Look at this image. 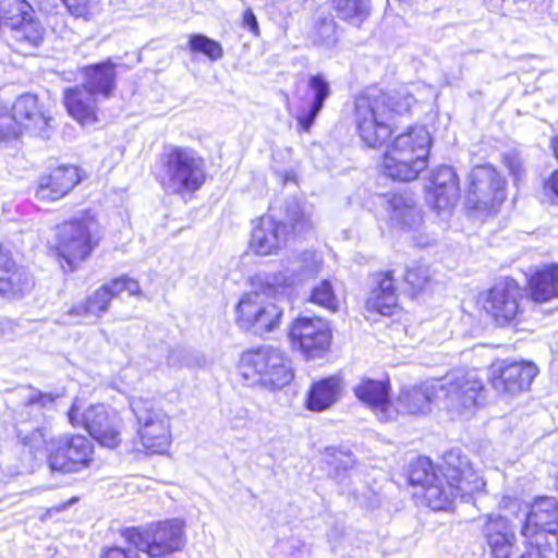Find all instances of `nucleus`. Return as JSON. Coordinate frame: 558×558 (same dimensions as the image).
I'll use <instances>...</instances> for the list:
<instances>
[{
  "label": "nucleus",
  "mask_w": 558,
  "mask_h": 558,
  "mask_svg": "<svg viewBox=\"0 0 558 558\" xmlns=\"http://www.w3.org/2000/svg\"><path fill=\"white\" fill-rule=\"evenodd\" d=\"M323 462L335 470L345 469L351 457L349 450L336 446H329L322 452Z\"/></svg>",
  "instance_id": "a19ab883"
},
{
  "label": "nucleus",
  "mask_w": 558,
  "mask_h": 558,
  "mask_svg": "<svg viewBox=\"0 0 558 558\" xmlns=\"http://www.w3.org/2000/svg\"><path fill=\"white\" fill-rule=\"evenodd\" d=\"M550 149H551L553 156L555 157V159L558 162V134L553 136L550 140Z\"/></svg>",
  "instance_id": "8fccbe9b"
},
{
  "label": "nucleus",
  "mask_w": 558,
  "mask_h": 558,
  "mask_svg": "<svg viewBox=\"0 0 558 558\" xmlns=\"http://www.w3.org/2000/svg\"><path fill=\"white\" fill-rule=\"evenodd\" d=\"M96 95L85 93L83 85L66 87L62 94V104L68 114L82 126L98 122Z\"/></svg>",
  "instance_id": "bb28decb"
},
{
  "label": "nucleus",
  "mask_w": 558,
  "mask_h": 558,
  "mask_svg": "<svg viewBox=\"0 0 558 558\" xmlns=\"http://www.w3.org/2000/svg\"><path fill=\"white\" fill-rule=\"evenodd\" d=\"M307 88L313 93V98L306 111L295 117L299 133H310L318 113L324 108L325 101L331 95L330 84L322 74L310 75Z\"/></svg>",
  "instance_id": "7c9ffc66"
},
{
  "label": "nucleus",
  "mask_w": 558,
  "mask_h": 558,
  "mask_svg": "<svg viewBox=\"0 0 558 558\" xmlns=\"http://www.w3.org/2000/svg\"><path fill=\"white\" fill-rule=\"evenodd\" d=\"M85 178L84 170L74 163L50 167L34 185V196L41 203H54L69 195Z\"/></svg>",
  "instance_id": "6ab92c4d"
},
{
  "label": "nucleus",
  "mask_w": 558,
  "mask_h": 558,
  "mask_svg": "<svg viewBox=\"0 0 558 558\" xmlns=\"http://www.w3.org/2000/svg\"><path fill=\"white\" fill-rule=\"evenodd\" d=\"M46 31L41 23L32 15L11 29L9 46L11 50L23 57H31L44 44Z\"/></svg>",
  "instance_id": "c85d7f7f"
},
{
  "label": "nucleus",
  "mask_w": 558,
  "mask_h": 558,
  "mask_svg": "<svg viewBox=\"0 0 558 558\" xmlns=\"http://www.w3.org/2000/svg\"><path fill=\"white\" fill-rule=\"evenodd\" d=\"M186 47L192 54L203 56L211 62H216L223 57L221 44L204 34L193 33L189 35Z\"/></svg>",
  "instance_id": "c9c22d12"
},
{
  "label": "nucleus",
  "mask_w": 558,
  "mask_h": 558,
  "mask_svg": "<svg viewBox=\"0 0 558 558\" xmlns=\"http://www.w3.org/2000/svg\"><path fill=\"white\" fill-rule=\"evenodd\" d=\"M388 210L391 217L401 227L421 225L423 215L416 209L414 201L403 192H393L387 195Z\"/></svg>",
  "instance_id": "2f4dec72"
},
{
  "label": "nucleus",
  "mask_w": 558,
  "mask_h": 558,
  "mask_svg": "<svg viewBox=\"0 0 558 558\" xmlns=\"http://www.w3.org/2000/svg\"><path fill=\"white\" fill-rule=\"evenodd\" d=\"M118 64L112 59L83 65L78 73L83 77L84 90L101 99L113 97L117 90Z\"/></svg>",
  "instance_id": "a878e982"
},
{
  "label": "nucleus",
  "mask_w": 558,
  "mask_h": 558,
  "mask_svg": "<svg viewBox=\"0 0 558 558\" xmlns=\"http://www.w3.org/2000/svg\"><path fill=\"white\" fill-rule=\"evenodd\" d=\"M440 390L449 402L462 410L483 407L487 398L484 381L471 372L456 374L440 386Z\"/></svg>",
  "instance_id": "aec40b11"
},
{
  "label": "nucleus",
  "mask_w": 558,
  "mask_h": 558,
  "mask_svg": "<svg viewBox=\"0 0 558 558\" xmlns=\"http://www.w3.org/2000/svg\"><path fill=\"white\" fill-rule=\"evenodd\" d=\"M412 97L371 85L353 99V124L361 143L373 149L385 146L377 165L379 174L393 183H411L429 167L432 135L412 124L393 136L391 119L411 113Z\"/></svg>",
  "instance_id": "f257e3e1"
},
{
  "label": "nucleus",
  "mask_w": 558,
  "mask_h": 558,
  "mask_svg": "<svg viewBox=\"0 0 558 558\" xmlns=\"http://www.w3.org/2000/svg\"><path fill=\"white\" fill-rule=\"evenodd\" d=\"M397 402L403 412L418 414L425 411L432 399L427 389L416 386L401 390L397 397Z\"/></svg>",
  "instance_id": "e433bc0d"
},
{
  "label": "nucleus",
  "mask_w": 558,
  "mask_h": 558,
  "mask_svg": "<svg viewBox=\"0 0 558 558\" xmlns=\"http://www.w3.org/2000/svg\"><path fill=\"white\" fill-rule=\"evenodd\" d=\"M308 301L328 312L336 313L340 307L339 299L331 282L327 279L319 281L313 287Z\"/></svg>",
  "instance_id": "4c0bfd02"
},
{
  "label": "nucleus",
  "mask_w": 558,
  "mask_h": 558,
  "mask_svg": "<svg viewBox=\"0 0 558 558\" xmlns=\"http://www.w3.org/2000/svg\"><path fill=\"white\" fill-rule=\"evenodd\" d=\"M124 292L129 295L140 294L138 281L126 275L112 278L98 287L84 301L72 305L68 310V315L77 322L90 316L99 318L109 311L111 301Z\"/></svg>",
  "instance_id": "a211bd4d"
},
{
  "label": "nucleus",
  "mask_w": 558,
  "mask_h": 558,
  "mask_svg": "<svg viewBox=\"0 0 558 558\" xmlns=\"http://www.w3.org/2000/svg\"><path fill=\"white\" fill-rule=\"evenodd\" d=\"M186 524L181 518H167L146 526H125L119 534L126 544L147 558H174L186 545Z\"/></svg>",
  "instance_id": "0eeeda50"
},
{
  "label": "nucleus",
  "mask_w": 558,
  "mask_h": 558,
  "mask_svg": "<svg viewBox=\"0 0 558 558\" xmlns=\"http://www.w3.org/2000/svg\"><path fill=\"white\" fill-rule=\"evenodd\" d=\"M544 189L558 196V169L550 172L548 178L544 182Z\"/></svg>",
  "instance_id": "de8ad7c7"
},
{
  "label": "nucleus",
  "mask_w": 558,
  "mask_h": 558,
  "mask_svg": "<svg viewBox=\"0 0 558 558\" xmlns=\"http://www.w3.org/2000/svg\"><path fill=\"white\" fill-rule=\"evenodd\" d=\"M155 179L163 190L192 198L208 179L205 159L193 148L171 146L160 155Z\"/></svg>",
  "instance_id": "423d86ee"
},
{
  "label": "nucleus",
  "mask_w": 558,
  "mask_h": 558,
  "mask_svg": "<svg viewBox=\"0 0 558 558\" xmlns=\"http://www.w3.org/2000/svg\"><path fill=\"white\" fill-rule=\"evenodd\" d=\"M80 497L72 496L68 500H64L62 502H59L57 505H53L51 507H48L45 512L43 513V520L52 519L56 518L59 513L66 511L69 507L72 505L78 502Z\"/></svg>",
  "instance_id": "c03bdc74"
},
{
  "label": "nucleus",
  "mask_w": 558,
  "mask_h": 558,
  "mask_svg": "<svg viewBox=\"0 0 558 558\" xmlns=\"http://www.w3.org/2000/svg\"><path fill=\"white\" fill-rule=\"evenodd\" d=\"M557 558H558V535H557Z\"/></svg>",
  "instance_id": "603ef678"
},
{
  "label": "nucleus",
  "mask_w": 558,
  "mask_h": 558,
  "mask_svg": "<svg viewBox=\"0 0 558 558\" xmlns=\"http://www.w3.org/2000/svg\"><path fill=\"white\" fill-rule=\"evenodd\" d=\"M336 16L349 24L360 26L371 14L369 0H328Z\"/></svg>",
  "instance_id": "473e14b6"
},
{
  "label": "nucleus",
  "mask_w": 558,
  "mask_h": 558,
  "mask_svg": "<svg viewBox=\"0 0 558 558\" xmlns=\"http://www.w3.org/2000/svg\"><path fill=\"white\" fill-rule=\"evenodd\" d=\"M342 379L339 375H329L311 383L305 396L304 407L311 412H324L340 398Z\"/></svg>",
  "instance_id": "c756f323"
},
{
  "label": "nucleus",
  "mask_w": 558,
  "mask_h": 558,
  "mask_svg": "<svg viewBox=\"0 0 558 558\" xmlns=\"http://www.w3.org/2000/svg\"><path fill=\"white\" fill-rule=\"evenodd\" d=\"M502 163L507 168L510 175L513 178L515 183L521 182L524 173L523 162L515 155H505Z\"/></svg>",
  "instance_id": "37998d69"
},
{
  "label": "nucleus",
  "mask_w": 558,
  "mask_h": 558,
  "mask_svg": "<svg viewBox=\"0 0 558 558\" xmlns=\"http://www.w3.org/2000/svg\"><path fill=\"white\" fill-rule=\"evenodd\" d=\"M242 23L246 26L254 36H259V25L252 9H246L243 12Z\"/></svg>",
  "instance_id": "a18cd8bd"
},
{
  "label": "nucleus",
  "mask_w": 558,
  "mask_h": 558,
  "mask_svg": "<svg viewBox=\"0 0 558 558\" xmlns=\"http://www.w3.org/2000/svg\"><path fill=\"white\" fill-rule=\"evenodd\" d=\"M53 399L49 395L39 393L32 398L31 402H37L40 404H45L47 401H52Z\"/></svg>",
  "instance_id": "09e8293b"
},
{
  "label": "nucleus",
  "mask_w": 558,
  "mask_h": 558,
  "mask_svg": "<svg viewBox=\"0 0 558 558\" xmlns=\"http://www.w3.org/2000/svg\"><path fill=\"white\" fill-rule=\"evenodd\" d=\"M99 558H141L138 553L132 548L120 545H107L100 550Z\"/></svg>",
  "instance_id": "79ce46f5"
},
{
  "label": "nucleus",
  "mask_w": 558,
  "mask_h": 558,
  "mask_svg": "<svg viewBox=\"0 0 558 558\" xmlns=\"http://www.w3.org/2000/svg\"><path fill=\"white\" fill-rule=\"evenodd\" d=\"M32 13L34 10L26 0H0V27L11 31Z\"/></svg>",
  "instance_id": "72a5a7b5"
},
{
  "label": "nucleus",
  "mask_w": 558,
  "mask_h": 558,
  "mask_svg": "<svg viewBox=\"0 0 558 558\" xmlns=\"http://www.w3.org/2000/svg\"><path fill=\"white\" fill-rule=\"evenodd\" d=\"M239 376L248 386L279 390L294 379V369L288 353L272 345H258L244 350L236 365Z\"/></svg>",
  "instance_id": "39448f33"
},
{
  "label": "nucleus",
  "mask_w": 558,
  "mask_h": 558,
  "mask_svg": "<svg viewBox=\"0 0 558 558\" xmlns=\"http://www.w3.org/2000/svg\"><path fill=\"white\" fill-rule=\"evenodd\" d=\"M338 24L331 17H319L312 27V35L314 40L318 44L326 41H335L337 35Z\"/></svg>",
  "instance_id": "ea45409f"
},
{
  "label": "nucleus",
  "mask_w": 558,
  "mask_h": 558,
  "mask_svg": "<svg viewBox=\"0 0 558 558\" xmlns=\"http://www.w3.org/2000/svg\"><path fill=\"white\" fill-rule=\"evenodd\" d=\"M46 436V428L37 427L29 438H23V444L28 445L31 439L45 441V463L51 474L69 475L96 469V447L87 436L71 433L45 440Z\"/></svg>",
  "instance_id": "20e7f679"
},
{
  "label": "nucleus",
  "mask_w": 558,
  "mask_h": 558,
  "mask_svg": "<svg viewBox=\"0 0 558 558\" xmlns=\"http://www.w3.org/2000/svg\"><path fill=\"white\" fill-rule=\"evenodd\" d=\"M393 1L400 5H412V4L418 2V0H393Z\"/></svg>",
  "instance_id": "3c124183"
},
{
  "label": "nucleus",
  "mask_w": 558,
  "mask_h": 558,
  "mask_svg": "<svg viewBox=\"0 0 558 558\" xmlns=\"http://www.w3.org/2000/svg\"><path fill=\"white\" fill-rule=\"evenodd\" d=\"M311 229L312 222L304 215L295 216L290 222L263 215L254 222L248 246L256 255H275L287 245L293 234L305 233Z\"/></svg>",
  "instance_id": "f8f14e48"
},
{
  "label": "nucleus",
  "mask_w": 558,
  "mask_h": 558,
  "mask_svg": "<svg viewBox=\"0 0 558 558\" xmlns=\"http://www.w3.org/2000/svg\"><path fill=\"white\" fill-rule=\"evenodd\" d=\"M506 198V180L493 166L480 165L470 172L464 193L466 210L496 214Z\"/></svg>",
  "instance_id": "9b49d317"
},
{
  "label": "nucleus",
  "mask_w": 558,
  "mask_h": 558,
  "mask_svg": "<svg viewBox=\"0 0 558 558\" xmlns=\"http://www.w3.org/2000/svg\"><path fill=\"white\" fill-rule=\"evenodd\" d=\"M538 372L532 361L497 359L488 366L487 381L498 396L513 399L530 390Z\"/></svg>",
  "instance_id": "4468645a"
},
{
  "label": "nucleus",
  "mask_w": 558,
  "mask_h": 558,
  "mask_svg": "<svg viewBox=\"0 0 558 558\" xmlns=\"http://www.w3.org/2000/svg\"><path fill=\"white\" fill-rule=\"evenodd\" d=\"M426 197L436 210L452 209L458 204L461 198L460 179L452 167L441 165L432 171Z\"/></svg>",
  "instance_id": "412c9836"
},
{
  "label": "nucleus",
  "mask_w": 558,
  "mask_h": 558,
  "mask_svg": "<svg viewBox=\"0 0 558 558\" xmlns=\"http://www.w3.org/2000/svg\"><path fill=\"white\" fill-rule=\"evenodd\" d=\"M136 420L138 427L134 439L135 449L148 456L166 453L172 440L170 417L145 403L136 412Z\"/></svg>",
  "instance_id": "f3484780"
},
{
  "label": "nucleus",
  "mask_w": 558,
  "mask_h": 558,
  "mask_svg": "<svg viewBox=\"0 0 558 558\" xmlns=\"http://www.w3.org/2000/svg\"><path fill=\"white\" fill-rule=\"evenodd\" d=\"M527 299L544 304L558 299V263L546 264L533 270L525 280Z\"/></svg>",
  "instance_id": "cd10ccee"
},
{
  "label": "nucleus",
  "mask_w": 558,
  "mask_h": 558,
  "mask_svg": "<svg viewBox=\"0 0 558 558\" xmlns=\"http://www.w3.org/2000/svg\"><path fill=\"white\" fill-rule=\"evenodd\" d=\"M102 226L92 208L62 220L54 227L53 240L47 245V254L63 272L77 271L90 259L102 241Z\"/></svg>",
  "instance_id": "7ed1b4c3"
},
{
  "label": "nucleus",
  "mask_w": 558,
  "mask_h": 558,
  "mask_svg": "<svg viewBox=\"0 0 558 558\" xmlns=\"http://www.w3.org/2000/svg\"><path fill=\"white\" fill-rule=\"evenodd\" d=\"M404 476L421 504L432 511H451L456 501L478 492L484 485L470 460L459 451L449 450L435 464L427 456H417L408 464Z\"/></svg>",
  "instance_id": "f03ea898"
},
{
  "label": "nucleus",
  "mask_w": 558,
  "mask_h": 558,
  "mask_svg": "<svg viewBox=\"0 0 558 558\" xmlns=\"http://www.w3.org/2000/svg\"><path fill=\"white\" fill-rule=\"evenodd\" d=\"M69 14L88 21L96 12L98 0H60Z\"/></svg>",
  "instance_id": "58836bf2"
},
{
  "label": "nucleus",
  "mask_w": 558,
  "mask_h": 558,
  "mask_svg": "<svg viewBox=\"0 0 558 558\" xmlns=\"http://www.w3.org/2000/svg\"><path fill=\"white\" fill-rule=\"evenodd\" d=\"M375 286L365 300L364 308L369 317L392 316L399 312L398 289L392 270L374 274Z\"/></svg>",
  "instance_id": "5701e85b"
},
{
  "label": "nucleus",
  "mask_w": 558,
  "mask_h": 558,
  "mask_svg": "<svg viewBox=\"0 0 558 558\" xmlns=\"http://www.w3.org/2000/svg\"><path fill=\"white\" fill-rule=\"evenodd\" d=\"M432 282V276L426 266L417 264L405 268L403 283L405 284V292L411 298H416L429 290Z\"/></svg>",
  "instance_id": "f704fd0d"
},
{
  "label": "nucleus",
  "mask_w": 558,
  "mask_h": 558,
  "mask_svg": "<svg viewBox=\"0 0 558 558\" xmlns=\"http://www.w3.org/2000/svg\"><path fill=\"white\" fill-rule=\"evenodd\" d=\"M549 551V549L524 546V551L517 558H547Z\"/></svg>",
  "instance_id": "49530a36"
},
{
  "label": "nucleus",
  "mask_w": 558,
  "mask_h": 558,
  "mask_svg": "<svg viewBox=\"0 0 558 558\" xmlns=\"http://www.w3.org/2000/svg\"><path fill=\"white\" fill-rule=\"evenodd\" d=\"M483 555L486 558H511L517 536L507 518L489 517L483 526Z\"/></svg>",
  "instance_id": "393cba45"
},
{
  "label": "nucleus",
  "mask_w": 558,
  "mask_h": 558,
  "mask_svg": "<svg viewBox=\"0 0 558 558\" xmlns=\"http://www.w3.org/2000/svg\"><path fill=\"white\" fill-rule=\"evenodd\" d=\"M355 398L381 420H389L395 412L389 377L374 379L362 377L353 388Z\"/></svg>",
  "instance_id": "b1692460"
},
{
  "label": "nucleus",
  "mask_w": 558,
  "mask_h": 558,
  "mask_svg": "<svg viewBox=\"0 0 558 558\" xmlns=\"http://www.w3.org/2000/svg\"><path fill=\"white\" fill-rule=\"evenodd\" d=\"M526 298L524 287L506 276L478 294V304L496 327L513 328L524 322Z\"/></svg>",
  "instance_id": "6e6552de"
},
{
  "label": "nucleus",
  "mask_w": 558,
  "mask_h": 558,
  "mask_svg": "<svg viewBox=\"0 0 558 558\" xmlns=\"http://www.w3.org/2000/svg\"><path fill=\"white\" fill-rule=\"evenodd\" d=\"M35 281L12 253L0 243V296L15 300L33 290Z\"/></svg>",
  "instance_id": "4be33fe9"
},
{
  "label": "nucleus",
  "mask_w": 558,
  "mask_h": 558,
  "mask_svg": "<svg viewBox=\"0 0 558 558\" xmlns=\"http://www.w3.org/2000/svg\"><path fill=\"white\" fill-rule=\"evenodd\" d=\"M66 416L72 427L86 430L92 441L100 447L116 449L122 442L123 420L117 411L101 403L83 409L80 401L74 399Z\"/></svg>",
  "instance_id": "9d476101"
},
{
  "label": "nucleus",
  "mask_w": 558,
  "mask_h": 558,
  "mask_svg": "<svg viewBox=\"0 0 558 558\" xmlns=\"http://www.w3.org/2000/svg\"><path fill=\"white\" fill-rule=\"evenodd\" d=\"M51 116L35 93L16 96L11 106H0V143L19 141L24 134L45 130Z\"/></svg>",
  "instance_id": "1a4fd4ad"
},
{
  "label": "nucleus",
  "mask_w": 558,
  "mask_h": 558,
  "mask_svg": "<svg viewBox=\"0 0 558 558\" xmlns=\"http://www.w3.org/2000/svg\"><path fill=\"white\" fill-rule=\"evenodd\" d=\"M524 546L551 550L549 535L558 533V500L539 495L532 499L520 527Z\"/></svg>",
  "instance_id": "2eb2a0df"
},
{
  "label": "nucleus",
  "mask_w": 558,
  "mask_h": 558,
  "mask_svg": "<svg viewBox=\"0 0 558 558\" xmlns=\"http://www.w3.org/2000/svg\"><path fill=\"white\" fill-rule=\"evenodd\" d=\"M287 338L292 350L306 360H315L330 351L333 335L323 317L300 315L290 322Z\"/></svg>",
  "instance_id": "ddd939ff"
},
{
  "label": "nucleus",
  "mask_w": 558,
  "mask_h": 558,
  "mask_svg": "<svg viewBox=\"0 0 558 558\" xmlns=\"http://www.w3.org/2000/svg\"><path fill=\"white\" fill-rule=\"evenodd\" d=\"M282 310L257 291L244 293L235 306V323L242 329L264 335L280 326Z\"/></svg>",
  "instance_id": "dca6fc26"
}]
</instances>
